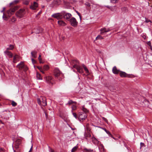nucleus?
Segmentation results:
<instances>
[{
	"mask_svg": "<svg viewBox=\"0 0 152 152\" xmlns=\"http://www.w3.org/2000/svg\"><path fill=\"white\" fill-rule=\"evenodd\" d=\"M73 63L74 64L73 66V68L76 69L77 71L79 73H82L83 72V69L80 66L77 65V64L79 63V62L78 60H73Z\"/></svg>",
	"mask_w": 152,
	"mask_h": 152,
	"instance_id": "4",
	"label": "nucleus"
},
{
	"mask_svg": "<svg viewBox=\"0 0 152 152\" xmlns=\"http://www.w3.org/2000/svg\"><path fill=\"white\" fill-rule=\"evenodd\" d=\"M140 144L142 147L144 146L145 145L144 144L143 142H141Z\"/></svg>",
	"mask_w": 152,
	"mask_h": 152,
	"instance_id": "55",
	"label": "nucleus"
},
{
	"mask_svg": "<svg viewBox=\"0 0 152 152\" xmlns=\"http://www.w3.org/2000/svg\"><path fill=\"white\" fill-rule=\"evenodd\" d=\"M83 66L85 70V71L87 73H88L89 72V71L88 69H87L85 65H83Z\"/></svg>",
	"mask_w": 152,
	"mask_h": 152,
	"instance_id": "40",
	"label": "nucleus"
},
{
	"mask_svg": "<svg viewBox=\"0 0 152 152\" xmlns=\"http://www.w3.org/2000/svg\"><path fill=\"white\" fill-rule=\"evenodd\" d=\"M37 79L38 80L42 79V77H41L40 75L38 73L37 74Z\"/></svg>",
	"mask_w": 152,
	"mask_h": 152,
	"instance_id": "35",
	"label": "nucleus"
},
{
	"mask_svg": "<svg viewBox=\"0 0 152 152\" xmlns=\"http://www.w3.org/2000/svg\"><path fill=\"white\" fill-rule=\"evenodd\" d=\"M145 22L146 23H148L149 22H150L151 23V21L150 20L147 18H145Z\"/></svg>",
	"mask_w": 152,
	"mask_h": 152,
	"instance_id": "43",
	"label": "nucleus"
},
{
	"mask_svg": "<svg viewBox=\"0 0 152 152\" xmlns=\"http://www.w3.org/2000/svg\"><path fill=\"white\" fill-rule=\"evenodd\" d=\"M11 45H10V48H12V46H11Z\"/></svg>",
	"mask_w": 152,
	"mask_h": 152,
	"instance_id": "61",
	"label": "nucleus"
},
{
	"mask_svg": "<svg viewBox=\"0 0 152 152\" xmlns=\"http://www.w3.org/2000/svg\"><path fill=\"white\" fill-rule=\"evenodd\" d=\"M89 124H87L86 125V129L87 130V131L88 132H91V129L89 127Z\"/></svg>",
	"mask_w": 152,
	"mask_h": 152,
	"instance_id": "37",
	"label": "nucleus"
},
{
	"mask_svg": "<svg viewBox=\"0 0 152 152\" xmlns=\"http://www.w3.org/2000/svg\"><path fill=\"white\" fill-rule=\"evenodd\" d=\"M71 25L74 27H76L77 24L78 22L76 19L74 17H72L69 20Z\"/></svg>",
	"mask_w": 152,
	"mask_h": 152,
	"instance_id": "9",
	"label": "nucleus"
},
{
	"mask_svg": "<svg viewBox=\"0 0 152 152\" xmlns=\"http://www.w3.org/2000/svg\"><path fill=\"white\" fill-rule=\"evenodd\" d=\"M29 3V0H23V3L26 5H28Z\"/></svg>",
	"mask_w": 152,
	"mask_h": 152,
	"instance_id": "30",
	"label": "nucleus"
},
{
	"mask_svg": "<svg viewBox=\"0 0 152 152\" xmlns=\"http://www.w3.org/2000/svg\"><path fill=\"white\" fill-rule=\"evenodd\" d=\"M12 8H11L7 12L8 15L9 17H10L11 15L13 14L15 11L18 9V7L17 6L12 7Z\"/></svg>",
	"mask_w": 152,
	"mask_h": 152,
	"instance_id": "8",
	"label": "nucleus"
},
{
	"mask_svg": "<svg viewBox=\"0 0 152 152\" xmlns=\"http://www.w3.org/2000/svg\"><path fill=\"white\" fill-rule=\"evenodd\" d=\"M21 143L20 140H17L15 142L14 147L16 149L19 148L20 145Z\"/></svg>",
	"mask_w": 152,
	"mask_h": 152,
	"instance_id": "15",
	"label": "nucleus"
},
{
	"mask_svg": "<svg viewBox=\"0 0 152 152\" xmlns=\"http://www.w3.org/2000/svg\"><path fill=\"white\" fill-rule=\"evenodd\" d=\"M103 39V37L101 35H98L96 38V39H100L101 40Z\"/></svg>",
	"mask_w": 152,
	"mask_h": 152,
	"instance_id": "38",
	"label": "nucleus"
},
{
	"mask_svg": "<svg viewBox=\"0 0 152 152\" xmlns=\"http://www.w3.org/2000/svg\"><path fill=\"white\" fill-rule=\"evenodd\" d=\"M76 103V102H74L72 100H70L68 101V103L66 104H69L70 105L72 104L73 103Z\"/></svg>",
	"mask_w": 152,
	"mask_h": 152,
	"instance_id": "34",
	"label": "nucleus"
},
{
	"mask_svg": "<svg viewBox=\"0 0 152 152\" xmlns=\"http://www.w3.org/2000/svg\"><path fill=\"white\" fill-rule=\"evenodd\" d=\"M96 127H98V128H102V127H100V126H96Z\"/></svg>",
	"mask_w": 152,
	"mask_h": 152,
	"instance_id": "63",
	"label": "nucleus"
},
{
	"mask_svg": "<svg viewBox=\"0 0 152 152\" xmlns=\"http://www.w3.org/2000/svg\"><path fill=\"white\" fill-rule=\"evenodd\" d=\"M54 73L56 77L59 81L61 80L64 77V75L58 68H56L54 69Z\"/></svg>",
	"mask_w": 152,
	"mask_h": 152,
	"instance_id": "1",
	"label": "nucleus"
},
{
	"mask_svg": "<svg viewBox=\"0 0 152 152\" xmlns=\"http://www.w3.org/2000/svg\"><path fill=\"white\" fill-rule=\"evenodd\" d=\"M101 128V129H103V128H104L102 127V128Z\"/></svg>",
	"mask_w": 152,
	"mask_h": 152,
	"instance_id": "64",
	"label": "nucleus"
},
{
	"mask_svg": "<svg viewBox=\"0 0 152 152\" xmlns=\"http://www.w3.org/2000/svg\"><path fill=\"white\" fill-rule=\"evenodd\" d=\"M103 129L104 130L105 132L109 135V136L112 137V135L109 131H107L105 129V128H103Z\"/></svg>",
	"mask_w": 152,
	"mask_h": 152,
	"instance_id": "28",
	"label": "nucleus"
},
{
	"mask_svg": "<svg viewBox=\"0 0 152 152\" xmlns=\"http://www.w3.org/2000/svg\"><path fill=\"white\" fill-rule=\"evenodd\" d=\"M121 10L124 12H126L127 11V7H124L121 8Z\"/></svg>",
	"mask_w": 152,
	"mask_h": 152,
	"instance_id": "39",
	"label": "nucleus"
},
{
	"mask_svg": "<svg viewBox=\"0 0 152 152\" xmlns=\"http://www.w3.org/2000/svg\"><path fill=\"white\" fill-rule=\"evenodd\" d=\"M20 70H23L24 71H26L28 69V67L24 64L23 61H21L16 66Z\"/></svg>",
	"mask_w": 152,
	"mask_h": 152,
	"instance_id": "6",
	"label": "nucleus"
},
{
	"mask_svg": "<svg viewBox=\"0 0 152 152\" xmlns=\"http://www.w3.org/2000/svg\"><path fill=\"white\" fill-rule=\"evenodd\" d=\"M20 0H15L10 4V6L11 7L12 5L14 6L15 5L18 4L20 1Z\"/></svg>",
	"mask_w": 152,
	"mask_h": 152,
	"instance_id": "21",
	"label": "nucleus"
},
{
	"mask_svg": "<svg viewBox=\"0 0 152 152\" xmlns=\"http://www.w3.org/2000/svg\"><path fill=\"white\" fill-rule=\"evenodd\" d=\"M38 7V4L37 2L34 1L31 2L30 6V8L32 10H36Z\"/></svg>",
	"mask_w": 152,
	"mask_h": 152,
	"instance_id": "10",
	"label": "nucleus"
},
{
	"mask_svg": "<svg viewBox=\"0 0 152 152\" xmlns=\"http://www.w3.org/2000/svg\"><path fill=\"white\" fill-rule=\"evenodd\" d=\"M87 117V114L83 112H80L78 113V119L80 122H82Z\"/></svg>",
	"mask_w": 152,
	"mask_h": 152,
	"instance_id": "2",
	"label": "nucleus"
},
{
	"mask_svg": "<svg viewBox=\"0 0 152 152\" xmlns=\"http://www.w3.org/2000/svg\"><path fill=\"white\" fill-rule=\"evenodd\" d=\"M41 55H39V57H38V59H39V61L40 63H42L43 62L41 61L42 60V59H41Z\"/></svg>",
	"mask_w": 152,
	"mask_h": 152,
	"instance_id": "45",
	"label": "nucleus"
},
{
	"mask_svg": "<svg viewBox=\"0 0 152 152\" xmlns=\"http://www.w3.org/2000/svg\"><path fill=\"white\" fill-rule=\"evenodd\" d=\"M82 110L83 112L86 113V114L88 112V109L84 107H82Z\"/></svg>",
	"mask_w": 152,
	"mask_h": 152,
	"instance_id": "29",
	"label": "nucleus"
},
{
	"mask_svg": "<svg viewBox=\"0 0 152 152\" xmlns=\"http://www.w3.org/2000/svg\"><path fill=\"white\" fill-rule=\"evenodd\" d=\"M5 8L4 7L3 8V10H2L1 11V12H3L4 11V10H5Z\"/></svg>",
	"mask_w": 152,
	"mask_h": 152,
	"instance_id": "57",
	"label": "nucleus"
},
{
	"mask_svg": "<svg viewBox=\"0 0 152 152\" xmlns=\"http://www.w3.org/2000/svg\"><path fill=\"white\" fill-rule=\"evenodd\" d=\"M63 15H62L63 17L66 20H69L70 18L72 16V15L70 13H66L64 11H63Z\"/></svg>",
	"mask_w": 152,
	"mask_h": 152,
	"instance_id": "11",
	"label": "nucleus"
},
{
	"mask_svg": "<svg viewBox=\"0 0 152 152\" xmlns=\"http://www.w3.org/2000/svg\"><path fill=\"white\" fill-rule=\"evenodd\" d=\"M62 12L60 13H54L51 15V17L56 18L58 20L61 19L63 18V15Z\"/></svg>",
	"mask_w": 152,
	"mask_h": 152,
	"instance_id": "7",
	"label": "nucleus"
},
{
	"mask_svg": "<svg viewBox=\"0 0 152 152\" xmlns=\"http://www.w3.org/2000/svg\"><path fill=\"white\" fill-rule=\"evenodd\" d=\"M72 115L76 119H78V114H77L76 113L73 112V111H72Z\"/></svg>",
	"mask_w": 152,
	"mask_h": 152,
	"instance_id": "36",
	"label": "nucleus"
},
{
	"mask_svg": "<svg viewBox=\"0 0 152 152\" xmlns=\"http://www.w3.org/2000/svg\"><path fill=\"white\" fill-rule=\"evenodd\" d=\"M34 30V32L36 34H39L42 31V28L40 27H38Z\"/></svg>",
	"mask_w": 152,
	"mask_h": 152,
	"instance_id": "20",
	"label": "nucleus"
},
{
	"mask_svg": "<svg viewBox=\"0 0 152 152\" xmlns=\"http://www.w3.org/2000/svg\"><path fill=\"white\" fill-rule=\"evenodd\" d=\"M16 20V19L14 17H13L11 19V21L12 22H15Z\"/></svg>",
	"mask_w": 152,
	"mask_h": 152,
	"instance_id": "44",
	"label": "nucleus"
},
{
	"mask_svg": "<svg viewBox=\"0 0 152 152\" xmlns=\"http://www.w3.org/2000/svg\"><path fill=\"white\" fill-rule=\"evenodd\" d=\"M75 11L78 15L79 16L80 19L81 20V16L80 13L77 11Z\"/></svg>",
	"mask_w": 152,
	"mask_h": 152,
	"instance_id": "51",
	"label": "nucleus"
},
{
	"mask_svg": "<svg viewBox=\"0 0 152 152\" xmlns=\"http://www.w3.org/2000/svg\"><path fill=\"white\" fill-rule=\"evenodd\" d=\"M93 151V149H88L86 148H85L83 149V151L84 152H91Z\"/></svg>",
	"mask_w": 152,
	"mask_h": 152,
	"instance_id": "26",
	"label": "nucleus"
},
{
	"mask_svg": "<svg viewBox=\"0 0 152 152\" xmlns=\"http://www.w3.org/2000/svg\"><path fill=\"white\" fill-rule=\"evenodd\" d=\"M4 53L6 56H8L9 58H12L13 57V54L11 52L7 50L5 51Z\"/></svg>",
	"mask_w": 152,
	"mask_h": 152,
	"instance_id": "13",
	"label": "nucleus"
},
{
	"mask_svg": "<svg viewBox=\"0 0 152 152\" xmlns=\"http://www.w3.org/2000/svg\"><path fill=\"white\" fill-rule=\"evenodd\" d=\"M49 152H54V150H53L51 148H50L49 147Z\"/></svg>",
	"mask_w": 152,
	"mask_h": 152,
	"instance_id": "53",
	"label": "nucleus"
},
{
	"mask_svg": "<svg viewBox=\"0 0 152 152\" xmlns=\"http://www.w3.org/2000/svg\"><path fill=\"white\" fill-rule=\"evenodd\" d=\"M46 81L48 83L53 84V79L52 77L48 76L46 77Z\"/></svg>",
	"mask_w": 152,
	"mask_h": 152,
	"instance_id": "14",
	"label": "nucleus"
},
{
	"mask_svg": "<svg viewBox=\"0 0 152 152\" xmlns=\"http://www.w3.org/2000/svg\"><path fill=\"white\" fill-rule=\"evenodd\" d=\"M49 68V66L47 65H45L43 68V71H47Z\"/></svg>",
	"mask_w": 152,
	"mask_h": 152,
	"instance_id": "27",
	"label": "nucleus"
},
{
	"mask_svg": "<svg viewBox=\"0 0 152 152\" xmlns=\"http://www.w3.org/2000/svg\"><path fill=\"white\" fill-rule=\"evenodd\" d=\"M37 52L36 51H32L31 53V55L34 58H36L37 57Z\"/></svg>",
	"mask_w": 152,
	"mask_h": 152,
	"instance_id": "23",
	"label": "nucleus"
},
{
	"mask_svg": "<svg viewBox=\"0 0 152 152\" xmlns=\"http://www.w3.org/2000/svg\"><path fill=\"white\" fill-rule=\"evenodd\" d=\"M78 147L77 145L73 147L71 150V152H75L77 149Z\"/></svg>",
	"mask_w": 152,
	"mask_h": 152,
	"instance_id": "33",
	"label": "nucleus"
},
{
	"mask_svg": "<svg viewBox=\"0 0 152 152\" xmlns=\"http://www.w3.org/2000/svg\"><path fill=\"white\" fill-rule=\"evenodd\" d=\"M102 118L104 121H105L107 123L108 122L107 120L104 117H102Z\"/></svg>",
	"mask_w": 152,
	"mask_h": 152,
	"instance_id": "48",
	"label": "nucleus"
},
{
	"mask_svg": "<svg viewBox=\"0 0 152 152\" xmlns=\"http://www.w3.org/2000/svg\"><path fill=\"white\" fill-rule=\"evenodd\" d=\"M32 146H31V148H30V150H29V152H30V151H31V150H32Z\"/></svg>",
	"mask_w": 152,
	"mask_h": 152,
	"instance_id": "58",
	"label": "nucleus"
},
{
	"mask_svg": "<svg viewBox=\"0 0 152 152\" xmlns=\"http://www.w3.org/2000/svg\"><path fill=\"white\" fill-rule=\"evenodd\" d=\"M3 18L5 20L7 19V17L5 15L4 13H3Z\"/></svg>",
	"mask_w": 152,
	"mask_h": 152,
	"instance_id": "50",
	"label": "nucleus"
},
{
	"mask_svg": "<svg viewBox=\"0 0 152 152\" xmlns=\"http://www.w3.org/2000/svg\"><path fill=\"white\" fill-rule=\"evenodd\" d=\"M31 61L33 63H35L36 62L35 61L33 58H31Z\"/></svg>",
	"mask_w": 152,
	"mask_h": 152,
	"instance_id": "54",
	"label": "nucleus"
},
{
	"mask_svg": "<svg viewBox=\"0 0 152 152\" xmlns=\"http://www.w3.org/2000/svg\"><path fill=\"white\" fill-rule=\"evenodd\" d=\"M112 3H115L118 2V0H110Z\"/></svg>",
	"mask_w": 152,
	"mask_h": 152,
	"instance_id": "47",
	"label": "nucleus"
},
{
	"mask_svg": "<svg viewBox=\"0 0 152 152\" xmlns=\"http://www.w3.org/2000/svg\"><path fill=\"white\" fill-rule=\"evenodd\" d=\"M99 150L101 151H103V152H104V146L103 145V144H101L99 145Z\"/></svg>",
	"mask_w": 152,
	"mask_h": 152,
	"instance_id": "24",
	"label": "nucleus"
},
{
	"mask_svg": "<svg viewBox=\"0 0 152 152\" xmlns=\"http://www.w3.org/2000/svg\"><path fill=\"white\" fill-rule=\"evenodd\" d=\"M19 60V56L17 55H15L13 56L12 61L14 63H15Z\"/></svg>",
	"mask_w": 152,
	"mask_h": 152,
	"instance_id": "16",
	"label": "nucleus"
},
{
	"mask_svg": "<svg viewBox=\"0 0 152 152\" xmlns=\"http://www.w3.org/2000/svg\"><path fill=\"white\" fill-rule=\"evenodd\" d=\"M120 75L121 77H130V75H128L125 72H121L120 73Z\"/></svg>",
	"mask_w": 152,
	"mask_h": 152,
	"instance_id": "17",
	"label": "nucleus"
},
{
	"mask_svg": "<svg viewBox=\"0 0 152 152\" xmlns=\"http://www.w3.org/2000/svg\"><path fill=\"white\" fill-rule=\"evenodd\" d=\"M26 13L25 9H20L16 13V16L19 18H23Z\"/></svg>",
	"mask_w": 152,
	"mask_h": 152,
	"instance_id": "5",
	"label": "nucleus"
},
{
	"mask_svg": "<svg viewBox=\"0 0 152 152\" xmlns=\"http://www.w3.org/2000/svg\"><path fill=\"white\" fill-rule=\"evenodd\" d=\"M111 29H111L110 28H102L100 29L101 31L100 34H102L104 32H107L109 31H111Z\"/></svg>",
	"mask_w": 152,
	"mask_h": 152,
	"instance_id": "12",
	"label": "nucleus"
},
{
	"mask_svg": "<svg viewBox=\"0 0 152 152\" xmlns=\"http://www.w3.org/2000/svg\"><path fill=\"white\" fill-rule=\"evenodd\" d=\"M37 68L43 74H45V72L43 71V68H42V67L39 66H37Z\"/></svg>",
	"mask_w": 152,
	"mask_h": 152,
	"instance_id": "32",
	"label": "nucleus"
},
{
	"mask_svg": "<svg viewBox=\"0 0 152 152\" xmlns=\"http://www.w3.org/2000/svg\"><path fill=\"white\" fill-rule=\"evenodd\" d=\"M11 46H12V48H7V50L8 51L9 50H12L14 48L13 45H11Z\"/></svg>",
	"mask_w": 152,
	"mask_h": 152,
	"instance_id": "46",
	"label": "nucleus"
},
{
	"mask_svg": "<svg viewBox=\"0 0 152 152\" xmlns=\"http://www.w3.org/2000/svg\"><path fill=\"white\" fill-rule=\"evenodd\" d=\"M72 111L73 110H75L77 109V107L76 105H72Z\"/></svg>",
	"mask_w": 152,
	"mask_h": 152,
	"instance_id": "41",
	"label": "nucleus"
},
{
	"mask_svg": "<svg viewBox=\"0 0 152 152\" xmlns=\"http://www.w3.org/2000/svg\"><path fill=\"white\" fill-rule=\"evenodd\" d=\"M113 72L115 74H118L119 72V70L117 69L116 67L114 66L113 67L112 69Z\"/></svg>",
	"mask_w": 152,
	"mask_h": 152,
	"instance_id": "22",
	"label": "nucleus"
},
{
	"mask_svg": "<svg viewBox=\"0 0 152 152\" xmlns=\"http://www.w3.org/2000/svg\"><path fill=\"white\" fill-rule=\"evenodd\" d=\"M147 44L151 48H152L151 44L150 41L148 42Z\"/></svg>",
	"mask_w": 152,
	"mask_h": 152,
	"instance_id": "49",
	"label": "nucleus"
},
{
	"mask_svg": "<svg viewBox=\"0 0 152 152\" xmlns=\"http://www.w3.org/2000/svg\"><path fill=\"white\" fill-rule=\"evenodd\" d=\"M112 137V138H113L115 140V139L114 137H113V136H112V137Z\"/></svg>",
	"mask_w": 152,
	"mask_h": 152,
	"instance_id": "62",
	"label": "nucleus"
},
{
	"mask_svg": "<svg viewBox=\"0 0 152 152\" xmlns=\"http://www.w3.org/2000/svg\"><path fill=\"white\" fill-rule=\"evenodd\" d=\"M110 10L112 11H115L116 10V6L111 7Z\"/></svg>",
	"mask_w": 152,
	"mask_h": 152,
	"instance_id": "31",
	"label": "nucleus"
},
{
	"mask_svg": "<svg viewBox=\"0 0 152 152\" xmlns=\"http://www.w3.org/2000/svg\"><path fill=\"white\" fill-rule=\"evenodd\" d=\"M3 148H0V151H3Z\"/></svg>",
	"mask_w": 152,
	"mask_h": 152,
	"instance_id": "59",
	"label": "nucleus"
},
{
	"mask_svg": "<svg viewBox=\"0 0 152 152\" xmlns=\"http://www.w3.org/2000/svg\"><path fill=\"white\" fill-rule=\"evenodd\" d=\"M92 141L93 143L97 145L99 143V141L96 138H95L94 136H93L92 137Z\"/></svg>",
	"mask_w": 152,
	"mask_h": 152,
	"instance_id": "18",
	"label": "nucleus"
},
{
	"mask_svg": "<svg viewBox=\"0 0 152 152\" xmlns=\"http://www.w3.org/2000/svg\"><path fill=\"white\" fill-rule=\"evenodd\" d=\"M106 7H107V8H109V9H110V7H110V6H106Z\"/></svg>",
	"mask_w": 152,
	"mask_h": 152,
	"instance_id": "56",
	"label": "nucleus"
},
{
	"mask_svg": "<svg viewBox=\"0 0 152 152\" xmlns=\"http://www.w3.org/2000/svg\"><path fill=\"white\" fill-rule=\"evenodd\" d=\"M58 24L60 26H66V23L63 21L62 20H59L58 21Z\"/></svg>",
	"mask_w": 152,
	"mask_h": 152,
	"instance_id": "19",
	"label": "nucleus"
},
{
	"mask_svg": "<svg viewBox=\"0 0 152 152\" xmlns=\"http://www.w3.org/2000/svg\"><path fill=\"white\" fill-rule=\"evenodd\" d=\"M144 102L145 103H146L147 104V105L148 106V103H149V102L148 100H145L144 101Z\"/></svg>",
	"mask_w": 152,
	"mask_h": 152,
	"instance_id": "52",
	"label": "nucleus"
},
{
	"mask_svg": "<svg viewBox=\"0 0 152 152\" xmlns=\"http://www.w3.org/2000/svg\"><path fill=\"white\" fill-rule=\"evenodd\" d=\"M12 105V106L13 107H15L17 105V104L16 102H15L14 101H12L11 103Z\"/></svg>",
	"mask_w": 152,
	"mask_h": 152,
	"instance_id": "42",
	"label": "nucleus"
},
{
	"mask_svg": "<svg viewBox=\"0 0 152 152\" xmlns=\"http://www.w3.org/2000/svg\"><path fill=\"white\" fill-rule=\"evenodd\" d=\"M60 116L63 119V117L62 116H61V115H60Z\"/></svg>",
	"mask_w": 152,
	"mask_h": 152,
	"instance_id": "60",
	"label": "nucleus"
},
{
	"mask_svg": "<svg viewBox=\"0 0 152 152\" xmlns=\"http://www.w3.org/2000/svg\"><path fill=\"white\" fill-rule=\"evenodd\" d=\"M37 101L38 104L40 105L45 106L47 104L46 99L45 97H41L40 98H38Z\"/></svg>",
	"mask_w": 152,
	"mask_h": 152,
	"instance_id": "3",
	"label": "nucleus"
},
{
	"mask_svg": "<svg viewBox=\"0 0 152 152\" xmlns=\"http://www.w3.org/2000/svg\"><path fill=\"white\" fill-rule=\"evenodd\" d=\"M85 137L86 139L88 137H91V135L90 133V132H85L84 134Z\"/></svg>",
	"mask_w": 152,
	"mask_h": 152,
	"instance_id": "25",
	"label": "nucleus"
}]
</instances>
